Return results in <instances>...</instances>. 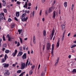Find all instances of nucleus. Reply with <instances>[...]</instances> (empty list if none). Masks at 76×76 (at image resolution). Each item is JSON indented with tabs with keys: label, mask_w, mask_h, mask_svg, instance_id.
<instances>
[{
	"label": "nucleus",
	"mask_w": 76,
	"mask_h": 76,
	"mask_svg": "<svg viewBox=\"0 0 76 76\" xmlns=\"http://www.w3.org/2000/svg\"><path fill=\"white\" fill-rule=\"evenodd\" d=\"M22 58L24 60L26 58V53H24L22 56Z\"/></svg>",
	"instance_id": "nucleus-12"
},
{
	"label": "nucleus",
	"mask_w": 76,
	"mask_h": 76,
	"mask_svg": "<svg viewBox=\"0 0 76 76\" xmlns=\"http://www.w3.org/2000/svg\"><path fill=\"white\" fill-rule=\"evenodd\" d=\"M31 54H33V53H34V52L33 51V50H31Z\"/></svg>",
	"instance_id": "nucleus-64"
},
{
	"label": "nucleus",
	"mask_w": 76,
	"mask_h": 76,
	"mask_svg": "<svg viewBox=\"0 0 76 76\" xmlns=\"http://www.w3.org/2000/svg\"><path fill=\"white\" fill-rule=\"evenodd\" d=\"M41 13H42V10H40V11L39 13L40 16H41Z\"/></svg>",
	"instance_id": "nucleus-53"
},
{
	"label": "nucleus",
	"mask_w": 76,
	"mask_h": 76,
	"mask_svg": "<svg viewBox=\"0 0 76 76\" xmlns=\"http://www.w3.org/2000/svg\"><path fill=\"white\" fill-rule=\"evenodd\" d=\"M12 66H13V67H15V66H16V64H13Z\"/></svg>",
	"instance_id": "nucleus-57"
},
{
	"label": "nucleus",
	"mask_w": 76,
	"mask_h": 76,
	"mask_svg": "<svg viewBox=\"0 0 76 76\" xmlns=\"http://www.w3.org/2000/svg\"><path fill=\"white\" fill-rule=\"evenodd\" d=\"M28 62H29V61L28 60V59H27V61L26 62V67H27V66H28Z\"/></svg>",
	"instance_id": "nucleus-35"
},
{
	"label": "nucleus",
	"mask_w": 76,
	"mask_h": 76,
	"mask_svg": "<svg viewBox=\"0 0 76 76\" xmlns=\"http://www.w3.org/2000/svg\"><path fill=\"white\" fill-rule=\"evenodd\" d=\"M17 45L18 47H19L20 45V43L19 42H18Z\"/></svg>",
	"instance_id": "nucleus-43"
},
{
	"label": "nucleus",
	"mask_w": 76,
	"mask_h": 76,
	"mask_svg": "<svg viewBox=\"0 0 76 76\" xmlns=\"http://www.w3.org/2000/svg\"><path fill=\"white\" fill-rule=\"evenodd\" d=\"M19 39H20V42L22 44V38H20V37H19Z\"/></svg>",
	"instance_id": "nucleus-33"
},
{
	"label": "nucleus",
	"mask_w": 76,
	"mask_h": 76,
	"mask_svg": "<svg viewBox=\"0 0 76 76\" xmlns=\"http://www.w3.org/2000/svg\"><path fill=\"white\" fill-rule=\"evenodd\" d=\"M72 73H75V72L76 73V69H74L72 71Z\"/></svg>",
	"instance_id": "nucleus-31"
},
{
	"label": "nucleus",
	"mask_w": 76,
	"mask_h": 76,
	"mask_svg": "<svg viewBox=\"0 0 76 76\" xmlns=\"http://www.w3.org/2000/svg\"><path fill=\"white\" fill-rule=\"evenodd\" d=\"M2 41V39H0V47H1V42Z\"/></svg>",
	"instance_id": "nucleus-45"
},
{
	"label": "nucleus",
	"mask_w": 76,
	"mask_h": 76,
	"mask_svg": "<svg viewBox=\"0 0 76 76\" xmlns=\"http://www.w3.org/2000/svg\"><path fill=\"white\" fill-rule=\"evenodd\" d=\"M76 47V45H74L71 46V48H74V47Z\"/></svg>",
	"instance_id": "nucleus-23"
},
{
	"label": "nucleus",
	"mask_w": 76,
	"mask_h": 76,
	"mask_svg": "<svg viewBox=\"0 0 76 76\" xmlns=\"http://www.w3.org/2000/svg\"><path fill=\"white\" fill-rule=\"evenodd\" d=\"M34 11H33L32 13V16L33 17L34 16Z\"/></svg>",
	"instance_id": "nucleus-49"
},
{
	"label": "nucleus",
	"mask_w": 76,
	"mask_h": 76,
	"mask_svg": "<svg viewBox=\"0 0 76 76\" xmlns=\"http://www.w3.org/2000/svg\"><path fill=\"white\" fill-rule=\"evenodd\" d=\"M11 28H13L15 27V24L14 23L12 24H11Z\"/></svg>",
	"instance_id": "nucleus-21"
},
{
	"label": "nucleus",
	"mask_w": 76,
	"mask_h": 76,
	"mask_svg": "<svg viewBox=\"0 0 76 76\" xmlns=\"http://www.w3.org/2000/svg\"><path fill=\"white\" fill-rule=\"evenodd\" d=\"M2 66H4V67H9V64H6V63H4L3 64Z\"/></svg>",
	"instance_id": "nucleus-11"
},
{
	"label": "nucleus",
	"mask_w": 76,
	"mask_h": 76,
	"mask_svg": "<svg viewBox=\"0 0 76 76\" xmlns=\"http://www.w3.org/2000/svg\"><path fill=\"white\" fill-rule=\"evenodd\" d=\"M32 70H31L29 72V75H32V73H33V72H32Z\"/></svg>",
	"instance_id": "nucleus-32"
},
{
	"label": "nucleus",
	"mask_w": 76,
	"mask_h": 76,
	"mask_svg": "<svg viewBox=\"0 0 76 76\" xmlns=\"http://www.w3.org/2000/svg\"><path fill=\"white\" fill-rule=\"evenodd\" d=\"M31 3H29L28 4V6H31Z\"/></svg>",
	"instance_id": "nucleus-50"
},
{
	"label": "nucleus",
	"mask_w": 76,
	"mask_h": 76,
	"mask_svg": "<svg viewBox=\"0 0 76 76\" xmlns=\"http://www.w3.org/2000/svg\"><path fill=\"white\" fill-rule=\"evenodd\" d=\"M64 37H62V39H61L62 41H63V40L64 39Z\"/></svg>",
	"instance_id": "nucleus-55"
},
{
	"label": "nucleus",
	"mask_w": 76,
	"mask_h": 76,
	"mask_svg": "<svg viewBox=\"0 0 76 76\" xmlns=\"http://www.w3.org/2000/svg\"><path fill=\"white\" fill-rule=\"evenodd\" d=\"M22 72V70H18L17 71V73H20L21 72Z\"/></svg>",
	"instance_id": "nucleus-25"
},
{
	"label": "nucleus",
	"mask_w": 76,
	"mask_h": 76,
	"mask_svg": "<svg viewBox=\"0 0 76 76\" xmlns=\"http://www.w3.org/2000/svg\"><path fill=\"white\" fill-rule=\"evenodd\" d=\"M45 15L46 16H47V15H48V12L46 10L45 11Z\"/></svg>",
	"instance_id": "nucleus-37"
},
{
	"label": "nucleus",
	"mask_w": 76,
	"mask_h": 76,
	"mask_svg": "<svg viewBox=\"0 0 76 76\" xmlns=\"http://www.w3.org/2000/svg\"><path fill=\"white\" fill-rule=\"evenodd\" d=\"M56 11H54L53 12V15L52 18L53 19H55L56 18Z\"/></svg>",
	"instance_id": "nucleus-15"
},
{
	"label": "nucleus",
	"mask_w": 76,
	"mask_h": 76,
	"mask_svg": "<svg viewBox=\"0 0 76 76\" xmlns=\"http://www.w3.org/2000/svg\"><path fill=\"white\" fill-rule=\"evenodd\" d=\"M74 7V5L73 4H72V7L71 8L72 10H73V7Z\"/></svg>",
	"instance_id": "nucleus-42"
},
{
	"label": "nucleus",
	"mask_w": 76,
	"mask_h": 76,
	"mask_svg": "<svg viewBox=\"0 0 76 76\" xmlns=\"http://www.w3.org/2000/svg\"><path fill=\"white\" fill-rule=\"evenodd\" d=\"M54 8L53 7H50L49 9V10L48 11V12L49 13H51V12H52V11H53V10H54Z\"/></svg>",
	"instance_id": "nucleus-7"
},
{
	"label": "nucleus",
	"mask_w": 76,
	"mask_h": 76,
	"mask_svg": "<svg viewBox=\"0 0 76 76\" xmlns=\"http://www.w3.org/2000/svg\"><path fill=\"white\" fill-rule=\"evenodd\" d=\"M40 66H41V65L40 64H39L38 66V69H39V68H40Z\"/></svg>",
	"instance_id": "nucleus-59"
},
{
	"label": "nucleus",
	"mask_w": 76,
	"mask_h": 76,
	"mask_svg": "<svg viewBox=\"0 0 76 76\" xmlns=\"http://www.w3.org/2000/svg\"><path fill=\"white\" fill-rule=\"evenodd\" d=\"M28 5V4H27V2H26L25 4L23 6V7H26V6Z\"/></svg>",
	"instance_id": "nucleus-27"
},
{
	"label": "nucleus",
	"mask_w": 76,
	"mask_h": 76,
	"mask_svg": "<svg viewBox=\"0 0 76 76\" xmlns=\"http://www.w3.org/2000/svg\"><path fill=\"white\" fill-rule=\"evenodd\" d=\"M50 43H48L47 44V50H50Z\"/></svg>",
	"instance_id": "nucleus-10"
},
{
	"label": "nucleus",
	"mask_w": 76,
	"mask_h": 76,
	"mask_svg": "<svg viewBox=\"0 0 76 76\" xmlns=\"http://www.w3.org/2000/svg\"><path fill=\"white\" fill-rule=\"evenodd\" d=\"M33 42L34 44H36V41H35V37L34 36L33 37Z\"/></svg>",
	"instance_id": "nucleus-17"
},
{
	"label": "nucleus",
	"mask_w": 76,
	"mask_h": 76,
	"mask_svg": "<svg viewBox=\"0 0 76 76\" xmlns=\"http://www.w3.org/2000/svg\"><path fill=\"white\" fill-rule=\"evenodd\" d=\"M4 13H6L7 12V10L6 9H4Z\"/></svg>",
	"instance_id": "nucleus-40"
},
{
	"label": "nucleus",
	"mask_w": 76,
	"mask_h": 76,
	"mask_svg": "<svg viewBox=\"0 0 76 76\" xmlns=\"http://www.w3.org/2000/svg\"><path fill=\"white\" fill-rule=\"evenodd\" d=\"M25 73V72H22L19 76H23V74H24Z\"/></svg>",
	"instance_id": "nucleus-28"
},
{
	"label": "nucleus",
	"mask_w": 76,
	"mask_h": 76,
	"mask_svg": "<svg viewBox=\"0 0 76 76\" xmlns=\"http://www.w3.org/2000/svg\"><path fill=\"white\" fill-rule=\"evenodd\" d=\"M19 50H20V51H22V47H20V48Z\"/></svg>",
	"instance_id": "nucleus-60"
},
{
	"label": "nucleus",
	"mask_w": 76,
	"mask_h": 76,
	"mask_svg": "<svg viewBox=\"0 0 76 76\" xmlns=\"http://www.w3.org/2000/svg\"><path fill=\"white\" fill-rule=\"evenodd\" d=\"M44 72H42V73L41 74V76H44Z\"/></svg>",
	"instance_id": "nucleus-48"
},
{
	"label": "nucleus",
	"mask_w": 76,
	"mask_h": 76,
	"mask_svg": "<svg viewBox=\"0 0 76 76\" xmlns=\"http://www.w3.org/2000/svg\"><path fill=\"white\" fill-rule=\"evenodd\" d=\"M43 35L44 36H45L46 35V32L45 30L43 31Z\"/></svg>",
	"instance_id": "nucleus-22"
},
{
	"label": "nucleus",
	"mask_w": 76,
	"mask_h": 76,
	"mask_svg": "<svg viewBox=\"0 0 76 76\" xmlns=\"http://www.w3.org/2000/svg\"><path fill=\"white\" fill-rule=\"evenodd\" d=\"M42 20L43 22H44V20H45V19L44 18H43L42 19Z\"/></svg>",
	"instance_id": "nucleus-63"
},
{
	"label": "nucleus",
	"mask_w": 76,
	"mask_h": 76,
	"mask_svg": "<svg viewBox=\"0 0 76 76\" xmlns=\"http://www.w3.org/2000/svg\"><path fill=\"white\" fill-rule=\"evenodd\" d=\"M60 45V40L59 39L58 40V42L56 44V47L58 48L59 47Z\"/></svg>",
	"instance_id": "nucleus-14"
},
{
	"label": "nucleus",
	"mask_w": 76,
	"mask_h": 76,
	"mask_svg": "<svg viewBox=\"0 0 76 76\" xmlns=\"http://www.w3.org/2000/svg\"><path fill=\"white\" fill-rule=\"evenodd\" d=\"M35 65H33V66L32 67H31V68H32V69H31V70H34V69H35Z\"/></svg>",
	"instance_id": "nucleus-34"
},
{
	"label": "nucleus",
	"mask_w": 76,
	"mask_h": 76,
	"mask_svg": "<svg viewBox=\"0 0 76 76\" xmlns=\"http://www.w3.org/2000/svg\"><path fill=\"white\" fill-rule=\"evenodd\" d=\"M23 50H25L26 48V47H25V46H23Z\"/></svg>",
	"instance_id": "nucleus-51"
},
{
	"label": "nucleus",
	"mask_w": 76,
	"mask_h": 76,
	"mask_svg": "<svg viewBox=\"0 0 76 76\" xmlns=\"http://www.w3.org/2000/svg\"><path fill=\"white\" fill-rule=\"evenodd\" d=\"M23 53L22 51H20L19 52L18 55H17V56L18 57H19V56H21L22 54H23Z\"/></svg>",
	"instance_id": "nucleus-13"
},
{
	"label": "nucleus",
	"mask_w": 76,
	"mask_h": 76,
	"mask_svg": "<svg viewBox=\"0 0 76 76\" xmlns=\"http://www.w3.org/2000/svg\"><path fill=\"white\" fill-rule=\"evenodd\" d=\"M3 3V5L4 6H6V1L4 0H2V1Z\"/></svg>",
	"instance_id": "nucleus-20"
},
{
	"label": "nucleus",
	"mask_w": 76,
	"mask_h": 76,
	"mask_svg": "<svg viewBox=\"0 0 76 76\" xmlns=\"http://www.w3.org/2000/svg\"><path fill=\"white\" fill-rule=\"evenodd\" d=\"M55 3H56V0H54V1H53V5L54 4H55Z\"/></svg>",
	"instance_id": "nucleus-52"
},
{
	"label": "nucleus",
	"mask_w": 76,
	"mask_h": 76,
	"mask_svg": "<svg viewBox=\"0 0 76 76\" xmlns=\"http://www.w3.org/2000/svg\"><path fill=\"white\" fill-rule=\"evenodd\" d=\"M7 45V44L6 43L2 45L3 47H6Z\"/></svg>",
	"instance_id": "nucleus-26"
},
{
	"label": "nucleus",
	"mask_w": 76,
	"mask_h": 76,
	"mask_svg": "<svg viewBox=\"0 0 76 76\" xmlns=\"http://www.w3.org/2000/svg\"><path fill=\"white\" fill-rule=\"evenodd\" d=\"M7 38H10V36H9V34H7Z\"/></svg>",
	"instance_id": "nucleus-58"
},
{
	"label": "nucleus",
	"mask_w": 76,
	"mask_h": 76,
	"mask_svg": "<svg viewBox=\"0 0 76 76\" xmlns=\"http://www.w3.org/2000/svg\"><path fill=\"white\" fill-rule=\"evenodd\" d=\"M42 49H43V50H44H44H45V45H43Z\"/></svg>",
	"instance_id": "nucleus-44"
},
{
	"label": "nucleus",
	"mask_w": 76,
	"mask_h": 76,
	"mask_svg": "<svg viewBox=\"0 0 76 76\" xmlns=\"http://www.w3.org/2000/svg\"><path fill=\"white\" fill-rule=\"evenodd\" d=\"M16 16L17 17H19V12H17L16 13Z\"/></svg>",
	"instance_id": "nucleus-18"
},
{
	"label": "nucleus",
	"mask_w": 76,
	"mask_h": 76,
	"mask_svg": "<svg viewBox=\"0 0 76 76\" xmlns=\"http://www.w3.org/2000/svg\"><path fill=\"white\" fill-rule=\"evenodd\" d=\"M26 16V13H24L22 14V15L21 16L22 18H25V16Z\"/></svg>",
	"instance_id": "nucleus-19"
},
{
	"label": "nucleus",
	"mask_w": 76,
	"mask_h": 76,
	"mask_svg": "<svg viewBox=\"0 0 76 76\" xmlns=\"http://www.w3.org/2000/svg\"><path fill=\"white\" fill-rule=\"evenodd\" d=\"M13 39V38H10V37L8 38V41H11V39Z\"/></svg>",
	"instance_id": "nucleus-38"
},
{
	"label": "nucleus",
	"mask_w": 76,
	"mask_h": 76,
	"mask_svg": "<svg viewBox=\"0 0 76 76\" xmlns=\"http://www.w3.org/2000/svg\"><path fill=\"white\" fill-rule=\"evenodd\" d=\"M4 13L0 14V20H3L4 19Z\"/></svg>",
	"instance_id": "nucleus-6"
},
{
	"label": "nucleus",
	"mask_w": 76,
	"mask_h": 76,
	"mask_svg": "<svg viewBox=\"0 0 76 76\" xmlns=\"http://www.w3.org/2000/svg\"><path fill=\"white\" fill-rule=\"evenodd\" d=\"M3 38L4 41H5V37H4V34L3 35Z\"/></svg>",
	"instance_id": "nucleus-41"
},
{
	"label": "nucleus",
	"mask_w": 76,
	"mask_h": 76,
	"mask_svg": "<svg viewBox=\"0 0 76 76\" xmlns=\"http://www.w3.org/2000/svg\"><path fill=\"white\" fill-rule=\"evenodd\" d=\"M64 6H65V7H67V2H65L64 3Z\"/></svg>",
	"instance_id": "nucleus-29"
},
{
	"label": "nucleus",
	"mask_w": 76,
	"mask_h": 76,
	"mask_svg": "<svg viewBox=\"0 0 76 76\" xmlns=\"http://www.w3.org/2000/svg\"><path fill=\"white\" fill-rule=\"evenodd\" d=\"M21 69L22 70H23V69H25V67L26 66V64H25V63H23L21 64Z\"/></svg>",
	"instance_id": "nucleus-5"
},
{
	"label": "nucleus",
	"mask_w": 76,
	"mask_h": 76,
	"mask_svg": "<svg viewBox=\"0 0 76 76\" xmlns=\"http://www.w3.org/2000/svg\"><path fill=\"white\" fill-rule=\"evenodd\" d=\"M55 31L54 30V29H53L52 31V35L50 36V40H52V38H53V36H54V33Z\"/></svg>",
	"instance_id": "nucleus-8"
},
{
	"label": "nucleus",
	"mask_w": 76,
	"mask_h": 76,
	"mask_svg": "<svg viewBox=\"0 0 76 76\" xmlns=\"http://www.w3.org/2000/svg\"><path fill=\"white\" fill-rule=\"evenodd\" d=\"M22 31V29L18 30V32H19V34H20V33H21V32Z\"/></svg>",
	"instance_id": "nucleus-30"
},
{
	"label": "nucleus",
	"mask_w": 76,
	"mask_h": 76,
	"mask_svg": "<svg viewBox=\"0 0 76 76\" xmlns=\"http://www.w3.org/2000/svg\"><path fill=\"white\" fill-rule=\"evenodd\" d=\"M5 53L7 54L9 53V50H6L5 51Z\"/></svg>",
	"instance_id": "nucleus-24"
},
{
	"label": "nucleus",
	"mask_w": 76,
	"mask_h": 76,
	"mask_svg": "<svg viewBox=\"0 0 76 76\" xmlns=\"http://www.w3.org/2000/svg\"><path fill=\"white\" fill-rule=\"evenodd\" d=\"M14 19H15V20H16L17 21H18V19H17V18L16 17H15Z\"/></svg>",
	"instance_id": "nucleus-47"
},
{
	"label": "nucleus",
	"mask_w": 76,
	"mask_h": 76,
	"mask_svg": "<svg viewBox=\"0 0 76 76\" xmlns=\"http://www.w3.org/2000/svg\"><path fill=\"white\" fill-rule=\"evenodd\" d=\"M17 52H18V50H15V53H12V54H14L13 55V57H15V56L16 55V53H17Z\"/></svg>",
	"instance_id": "nucleus-16"
},
{
	"label": "nucleus",
	"mask_w": 76,
	"mask_h": 76,
	"mask_svg": "<svg viewBox=\"0 0 76 76\" xmlns=\"http://www.w3.org/2000/svg\"><path fill=\"white\" fill-rule=\"evenodd\" d=\"M20 2H19V1H17V4L18 5H20Z\"/></svg>",
	"instance_id": "nucleus-39"
},
{
	"label": "nucleus",
	"mask_w": 76,
	"mask_h": 76,
	"mask_svg": "<svg viewBox=\"0 0 76 76\" xmlns=\"http://www.w3.org/2000/svg\"><path fill=\"white\" fill-rule=\"evenodd\" d=\"M54 44H53L52 45V51L51 52V54L52 55V56H54Z\"/></svg>",
	"instance_id": "nucleus-4"
},
{
	"label": "nucleus",
	"mask_w": 76,
	"mask_h": 76,
	"mask_svg": "<svg viewBox=\"0 0 76 76\" xmlns=\"http://www.w3.org/2000/svg\"><path fill=\"white\" fill-rule=\"evenodd\" d=\"M42 3H45V0H42Z\"/></svg>",
	"instance_id": "nucleus-56"
},
{
	"label": "nucleus",
	"mask_w": 76,
	"mask_h": 76,
	"mask_svg": "<svg viewBox=\"0 0 76 76\" xmlns=\"http://www.w3.org/2000/svg\"><path fill=\"white\" fill-rule=\"evenodd\" d=\"M71 57H72V56H71V55H69L68 56L69 58H71Z\"/></svg>",
	"instance_id": "nucleus-54"
},
{
	"label": "nucleus",
	"mask_w": 76,
	"mask_h": 76,
	"mask_svg": "<svg viewBox=\"0 0 76 76\" xmlns=\"http://www.w3.org/2000/svg\"><path fill=\"white\" fill-rule=\"evenodd\" d=\"M62 30H63V29H64V28H65V26L64 25H63L62 26Z\"/></svg>",
	"instance_id": "nucleus-36"
},
{
	"label": "nucleus",
	"mask_w": 76,
	"mask_h": 76,
	"mask_svg": "<svg viewBox=\"0 0 76 76\" xmlns=\"http://www.w3.org/2000/svg\"><path fill=\"white\" fill-rule=\"evenodd\" d=\"M5 50V48H2V51H4Z\"/></svg>",
	"instance_id": "nucleus-62"
},
{
	"label": "nucleus",
	"mask_w": 76,
	"mask_h": 76,
	"mask_svg": "<svg viewBox=\"0 0 76 76\" xmlns=\"http://www.w3.org/2000/svg\"><path fill=\"white\" fill-rule=\"evenodd\" d=\"M37 9H38V7L37 6L35 7V10H37Z\"/></svg>",
	"instance_id": "nucleus-61"
},
{
	"label": "nucleus",
	"mask_w": 76,
	"mask_h": 76,
	"mask_svg": "<svg viewBox=\"0 0 76 76\" xmlns=\"http://www.w3.org/2000/svg\"><path fill=\"white\" fill-rule=\"evenodd\" d=\"M28 19V17H26V18L25 17H24V18H21V19L22 22H26Z\"/></svg>",
	"instance_id": "nucleus-2"
},
{
	"label": "nucleus",
	"mask_w": 76,
	"mask_h": 76,
	"mask_svg": "<svg viewBox=\"0 0 76 76\" xmlns=\"http://www.w3.org/2000/svg\"><path fill=\"white\" fill-rule=\"evenodd\" d=\"M8 21L9 22H11V21H12V20L10 18L8 19Z\"/></svg>",
	"instance_id": "nucleus-46"
},
{
	"label": "nucleus",
	"mask_w": 76,
	"mask_h": 76,
	"mask_svg": "<svg viewBox=\"0 0 76 76\" xmlns=\"http://www.w3.org/2000/svg\"><path fill=\"white\" fill-rule=\"evenodd\" d=\"M8 58V56H7V54H5L4 56V58H2L1 60V63H4L5 62V61L6 60V59H7V58Z\"/></svg>",
	"instance_id": "nucleus-1"
},
{
	"label": "nucleus",
	"mask_w": 76,
	"mask_h": 76,
	"mask_svg": "<svg viewBox=\"0 0 76 76\" xmlns=\"http://www.w3.org/2000/svg\"><path fill=\"white\" fill-rule=\"evenodd\" d=\"M10 73L9 72V71L8 70H7L6 72L4 73V75L5 76H9Z\"/></svg>",
	"instance_id": "nucleus-3"
},
{
	"label": "nucleus",
	"mask_w": 76,
	"mask_h": 76,
	"mask_svg": "<svg viewBox=\"0 0 76 76\" xmlns=\"http://www.w3.org/2000/svg\"><path fill=\"white\" fill-rule=\"evenodd\" d=\"M58 61H59V57H58L56 61V63L55 64V66H56L58 63Z\"/></svg>",
	"instance_id": "nucleus-9"
}]
</instances>
